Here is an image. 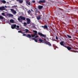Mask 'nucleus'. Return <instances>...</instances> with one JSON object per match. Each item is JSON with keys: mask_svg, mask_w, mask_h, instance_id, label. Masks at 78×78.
Here are the masks:
<instances>
[{"mask_svg": "<svg viewBox=\"0 0 78 78\" xmlns=\"http://www.w3.org/2000/svg\"><path fill=\"white\" fill-rule=\"evenodd\" d=\"M26 37H28V38H29L30 39H31V34H28L27 35Z\"/></svg>", "mask_w": 78, "mask_h": 78, "instance_id": "9", "label": "nucleus"}, {"mask_svg": "<svg viewBox=\"0 0 78 78\" xmlns=\"http://www.w3.org/2000/svg\"><path fill=\"white\" fill-rule=\"evenodd\" d=\"M16 27L17 28H16V30H19V26H16Z\"/></svg>", "mask_w": 78, "mask_h": 78, "instance_id": "21", "label": "nucleus"}, {"mask_svg": "<svg viewBox=\"0 0 78 78\" xmlns=\"http://www.w3.org/2000/svg\"><path fill=\"white\" fill-rule=\"evenodd\" d=\"M25 17L22 16H20L19 18H18V20L19 21V22H22V20H25Z\"/></svg>", "mask_w": 78, "mask_h": 78, "instance_id": "1", "label": "nucleus"}, {"mask_svg": "<svg viewBox=\"0 0 78 78\" xmlns=\"http://www.w3.org/2000/svg\"><path fill=\"white\" fill-rule=\"evenodd\" d=\"M31 11H32V12H33L34 11H33V9H31Z\"/></svg>", "mask_w": 78, "mask_h": 78, "instance_id": "40", "label": "nucleus"}, {"mask_svg": "<svg viewBox=\"0 0 78 78\" xmlns=\"http://www.w3.org/2000/svg\"><path fill=\"white\" fill-rule=\"evenodd\" d=\"M18 32L19 33H22V34H23V33H22V31H18Z\"/></svg>", "mask_w": 78, "mask_h": 78, "instance_id": "31", "label": "nucleus"}, {"mask_svg": "<svg viewBox=\"0 0 78 78\" xmlns=\"http://www.w3.org/2000/svg\"><path fill=\"white\" fill-rule=\"evenodd\" d=\"M0 10H5V7L4 6L0 7Z\"/></svg>", "mask_w": 78, "mask_h": 78, "instance_id": "11", "label": "nucleus"}, {"mask_svg": "<svg viewBox=\"0 0 78 78\" xmlns=\"http://www.w3.org/2000/svg\"><path fill=\"white\" fill-rule=\"evenodd\" d=\"M26 20H27V23L28 25L30 23V22H31V20L29 18H27Z\"/></svg>", "mask_w": 78, "mask_h": 78, "instance_id": "5", "label": "nucleus"}, {"mask_svg": "<svg viewBox=\"0 0 78 78\" xmlns=\"http://www.w3.org/2000/svg\"><path fill=\"white\" fill-rule=\"evenodd\" d=\"M65 48H67L68 50H71V49H72V48H71V47H70L69 46H66V47H65Z\"/></svg>", "mask_w": 78, "mask_h": 78, "instance_id": "14", "label": "nucleus"}, {"mask_svg": "<svg viewBox=\"0 0 78 78\" xmlns=\"http://www.w3.org/2000/svg\"><path fill=\"white\" fill-rule=\"evenodd\" d=\"M16 27V24H13L11 26V28L12 29H14Z\"/></svg>", "mask_w": 78, "mask_h": 78, "instance_id": "12", "label": "nucleus"}, {"mask_svg": "<svg viewBox=\"0 0 78 78\" xmlns=\"http://www.w3.org/2000/svg\"><path fill=\"white\" fill-rule=\"evenodd\" d=\"M67 36L68 37H69V38H72V37L69 35H67Z\"/></svg>", "mask_w": 78, "mask_h": 78, "instance_id": "24", "label": "nucleus"}, {"mask_svg": "<svg viewBox=\"0 0 78 78\" xmlns=\"http://www.w3.org/2000/svg\"><path fill=\"white\" fill-rule=\"evenodd\" d=\"M9 24H10V23H9Z\"/></svg>", "mask_w": 78, "mask_h": 78, "instance_id": "45", "label": "nucleus"}, {"mask_svg": "<svg viewBox=\"0 0 78 78\" xmlns=\"http://www.w3.org/2000/svg\"><path fill=\"white\" fill-rule=\"evenodd\" d=\"M36 39V38L35 37L34 38L31 37V39L32 41H33V40L34 41L36 39Z\"/></svg>", "mask_w": 78, "mask_h": 78, "instance_id": "25", "label": "nucleus"}, {"mask_svg": "<svg viewBox=\"0 0 78 78\" xmlns=\"http://www.w3.org/2000/svg\"><path fill=\"white\" fill-rule=\"evenodd\" d=\"M7 16L9 17H12V18L13 17H14V15L12 14H7Z\"/></svg>", "mask_w": 78, "mask_h": 78, "instance_id": "7", "label": "nucleus"}, {"mask_svg": "<svg viewBox=\"0 0 78 78\" xmlns=\"http://www.w3.org/2000/svg\"><path fill=\"white\" fill-rule=\"evenodd\" d=\"M33 32L35 33L34 35H31V37H35V35H37V32L36 30H33Z\"/></svg>", "mask_w": 78, "mask_h": 78, "instance_id": "2", "label": "nucleus"}, {"mask_svg": "<svg viewBox=\"0 0 78 78\" xmlns=\"http://www.w3.org/2000/svg\"><path fill=\"white\" fill-rule=\"evenodd\" d=\"M56 39H57V40H58V38L56 36Z\"/></svg>", "mask_w": 78, "mask_h": 78, "instance_id": "37", "label": "nucleus"}, {"mask_svg": "<svg viewBox=\"0 0 78 78\" xmlns=\"http://www.w3.org/2000/svg\"><path fill=\"white\" fill-rule=\"evenodd\" d=\"M2 2L3 3H6V1H5V0H2Z\"/></svg>", "mask_w": 78, "mask_h": 78, "instance_id": "23", "label": "nucleus"}, {"mask_svg": "<svg viewBox=\"0 0 78 78\" xmlns=\"http://www.w3.org/2000/svg\"><path fill=\"white\" fill-rule=\"evenodd\" d=\"M38 35H39L40 36H41L42 37H46V35L43 34H42V33L38 32Z\"/></svg>", "mask_w": 78, "mask_h": 78, "instance_id": "3", "label": "nucleus"}, {"mask_svg": "<svg viewBox=\"0 0 78 78\" xmlns=\"http://www.w3.org/2000/svg\"><path fill=\"white\" fill-rule=\"evenodd\" d=\"M19 2L20 3H23V1L22 0H20L19 1Z\"/></svg>", "mask_w": 78, "mask_h": 78, "instance_id": "27", "label": "nucleus"}, {"mask_svg": "<svg viewBox=\"0 0 78 78\" xmlns=\"http://www.w3.org/2000/svg\"><path fill=\"white\" fill-rule=\"evenodd\" d=\"M5 19L3 16H0V20H2V19Z\"/></svg>", "mask_w": 78, "mask_h": 78, "instance_id": "20", "label": "nucleus"}, {"mask_svg": "<svg viewBox=\"0 0 78 78\" xmlns=\"http://www.w3.org/2000/svg\"><path fill=\"white\" fill-rule=\"evenodd\" d=\"M33 28H35V25H33Z\"/></svg>", "mask_w": 78, "mask_h": 78, "instance_id": "38", "label": "nucleus"}, {"mask_svg": "<svg viewBox=\"0 0 78 78\" xmlns=\"http://www.w3.org/2000/svg\"><path fill=\"white\" fill-rule=\"evenodd\" d=\"M10 10L11 11H12V12L14 14H16L17 13L16 11L15 10H14L13 9H11Z\"/></svg>", "mask_w": 78, "mask_h": 78, "instance_id": "8", "label": "nucleus"}, {"mask_svg": "<svg viewBox=\"0 0 78 78\" xmlns=\"http://www.w3.org/2000/svg\"><path fill=\"white\" fill-rule=\"evenodd\" d=\"M60 44L61 45L64 47H66V46L65 45V44H64V41H61L60 42Z\"/></svg>", "mask_w": 78, "mask_h": 78, "instance_id": "6", "label": "nucleus"}, {"mask_svg": "<svg viewBox=\"0 0 78 78\" xmlns=\"http://www.w3.org/2000/svg\"><path fill=\"white\" fill-rule=\"evenodd\" d=\"M37 20H39L41 19V16H38L37 17Z\"/></svg>", "mask_w": 78, "mask_h": 78, "instance_id": "17", "label": "nucleus"}, {"mask_svg": "<svg viewBox=\"0 0 78 78\" xmlns=\"http://www.w3.org/2000/svg\"><path fill=\"white\" fill-rule=\"evenodd\" d=\"M41 27L43 28L44 30H45V29H48V27H47V26L46 25H45L44 26H42Z\"/></svg>", "mask_w": 78, "mask_h": 78, "instance_id": "10", "label": "nucleus"}, {"mask_svg": "<svg viewBox=\"0 0 78 78\" xmlns=\"http://www.w3.org/2000/svg\"><path fill=\"white\" fill-rule=\"evenodd\" d=\"M26 3H27V4H28V5H30V2H29V1H26Z\"/></svg>", "mask_w": 78, "mask_h": 78, "instance_id": "16", "label": "nucleus"}, {"mask_svg": "<svg viewBox=\"0 0 78 78\" xmlns=\"http://www.w3.org/2000/svg\"><path fill=\"white\" fill-rule=\"evenodd\" d=\"M27 12L28 14H30V13H31V11H30V10H28V11H27Z\"/></svg>", "mask_w": 78, "mask_h": 78, "instance_id": "26", "label": "nucleus"}, {"mask_svg": "<svg viewBox=\"0 0 78 78\" xmlns=\"http://www.w3.org/2000/svg\"><path fill=\"white\" fill-rule=\"evenodd\" d=\"M23 36H26V37H27V35H26V34H23Z\"/></svg>", "mask_w": 78, "mask_h": 78, "instance_id": "30", "label": "nucleus"}, {"mask_svg": "<svg viewBox=\"0 0 78 78\" xmlns=\"http://www.w3.org/2000/svg\"><path fill=\"white\" fill-rule=\"evenodd\" d=\"M42 43H44V44H47V43L45 41H44L43 42H42Z\"/></svg>", "mask_w": 78, "mask_h": 78, "instance_id": "33", "label": "nucleus"}, {"mask_svg": "<svg viewBox=\"0 0 78 78\" xmlns=\"http://www.w3.org/2000/svg\"><path fill=\"white\" fill-rule=\"evenodd\" d=\"M32 3H35V1H32Z\"/></svg>", "mask_w": 78, "mask_h": 78, "instance_id": "36", "label": "nucleus"}, {"mask_svg": "<svg viewBox=\"0 0 78 78\" xmlns=\"http://www.w3.org/2000/svg\"><path fill=\"white\" fill-rule=\"evenodd\" d=\"M5 8H7V7H6V6H5Z\"/></svg>", "mask_w": 78, "mask_h": 78, "instance_id": "43", "label": "nucleus"}, {"mask_svg": "<svg viewBox=\"0 0 78 78\" xmlns=\"http://www.w3.org/2000/svg\"><path fill=\"white\" fill-rule=\"evenodd\" d=\"M15 7H17V5H16L12 6L13 8H15Z\"/></svg>", "mask_w": 78, "mask_h": 78, "instance_id": "32", "label": "nucleus"}, {"mask_svg": "<svg viewBox=\"0 0 78 78\" xmlns=\"http://www.w3.org/2000/svg\"><path fill=\"white\" fill-rule=\"evenodd\" d=\"M58 13H59V12H58L57 13V14L58 15Z\"/></svg>", "mask_w": 78, "mask_h": 78, "instance_id": "41", "label": "nucleus"}, {"mask_svg": "<svg viewBox=\"0 0 78 78\" xmlns=\"http://www.w3.org/2000/svg\"><path fill=\"white\" fill-rule=\"evenodd\" d=\"M2 16H5V13H4V12L2 13Z\"/></svg>", "mask_w": 78, "mask_h": 78, "instance_id": "29", "label": "nucleus"}, {"mask_svg": "<svg viewBox=\"0 0 78 78\" xmlns=\"http://www.w3.org/2000/svg\"><path fill=\"white\" fill-rule=\"evenodd\" d=\"M29 31V30H28V29H25L24 30V31L26 33H28V31Z\"/></svg>", "mask_w": 78, "mask_h": 78, "instance_id": "22", "label": "nucleus"}, {"mask_svg": "<svg viewBox=\"0 0 78 78\" xmlns=\"http://www.w3.org/2000/svg\"><path fill=\"white\" fill-rule=\"evenodd\" d=\"M17 1H19H19L20 0H16Z\"/></svg>", "mask_w": 78, "mask_h": 78, "instance_id": "42", "label": "nucleus"}, {"mask_svg": "<svg viewBox=\"0 0 78 78\" xmlns=\"http://www.w3.org/2000/svg\"><path fill=\"white\" fill-rule=\"evenodd\" d=\"M34 41L36 42H37V40L36 39H35Z\"/></svg>", "mask_w": 78, "mask_h": 78, "instance_id": "35", "label": "nucleus"}, {"mask_svg": "<svg viewBox=\"0 0 78 78\" xmlns=\"http://www.w3.org/2000/svg\"><path fill=\"white\" fill-rule=\"evenodd\" d=\"M10 22L11 23H14V20L12 19H11L9 20Z\"/></svg>", "mask_w": 78, "mask_h": 78, "instance_id": "15", "label": "nucleus"}, {"mask_svg": "<svg viewBox=\"0 0 78 78\" xmlns=\"http://www.w3.org/2000/svg\"><path fill=\"white\" fill-rule=\"evenodd\" d=\"M45 2H46V1H45V0H40L38 2V3L40 4H41V3H45Z\"/></svg>", "mask_w": 78, "mask_h": 78, "instance_id": "4", "label": "nucleus"}, {"mask_svg": "<svg viewBox=\"0 0 78 78\" xmlns=\"http://www.w3.org/2000/svg\"><path fill=\"white\" fill-rule=\"evenodd\" d=\"M38 41L40 42L41 43H42V42H43V40H42L41 38H40Z\"/></svg>", "mask_w": 78, "mask_h": 78, "instance_id": "18", "label": "nucleus"}, {"mask_svg": "<svg viewBox=\"0 0 78 78\" xmlns=\"http://www.w3.org/2000/svg\"><path fill=\"white\" fill-rule=\"evenodd\" d=\"M58 15H59V14H58Z\"/></svg>", "mask_w": 78, "mask_h": 78, "instance_id": "44", "label": "nucleus"}, {"mask_svg": "<svg viewBox=\"0 0 78 78\" xmlns=\"http://www.w3.org/2000/svg\"><path fill=\"white\" fill-rule=\"evenodd\" d=\"M23 24L24 25V26H25V27H26V25H27V23H24Z\"/></svg>", "mask_w": 78, "mask_h": 78, "instance_id": "28", "label": "nucleus"}, {"mask_svg": "<svg viewBox=\"0 0 78 78\" xmlns=\"http://www.w3.org/2000/svg\"><path fill=\"white\" fill-rule=\"evenodd\" d=\"M38 8L39 9H41L42 8H43V6L42 5H39L38 6Z\"/></svg>", "mask_w": 78, "mask_h": 78, "instance_id": "13", "label": "nucleus"}, {"mask_svg": "<svg viewBox=\"0 0 78 78\" xmlns=\"http://www.w3.org/2000/svg\"><path fill=\"white\" fill-rule=\"evenodd\" d=\"M44 41H46V39L45 38H44Z\"/></svg>", "mask_w": 78, "mask_h": 78, "instance_id": "39", "label": "nucleus"}, {"mask_svg": "<svg viewBox=\"0 0 78 78\" xmlns=\"http://www.w3.org/2000/svg\"><path fill=\"white\" fill-rule=\"evenodd\" d=\"M47 44L49 46H51V44L49 42H48L47 43Z\"/></svg>", "mask_w": 78, "mask_h": 78, "instance_id": "19", "label": "nucleus"}, {"mask_svg": "<svg viewBox=\"0 0 78 78\" xmlns=\"http://www.w3.org/2000/svg\"><path fill=\"white\" fill-rule=\"evenodd\" d=\"M39 37V36H38V35H37V36H36L35 37V38H37V37Z\"/></svg>", "mask_w": 78, "mask_h": 78, "instance_id": "34", "label": "nucleus"}]
</instances>
